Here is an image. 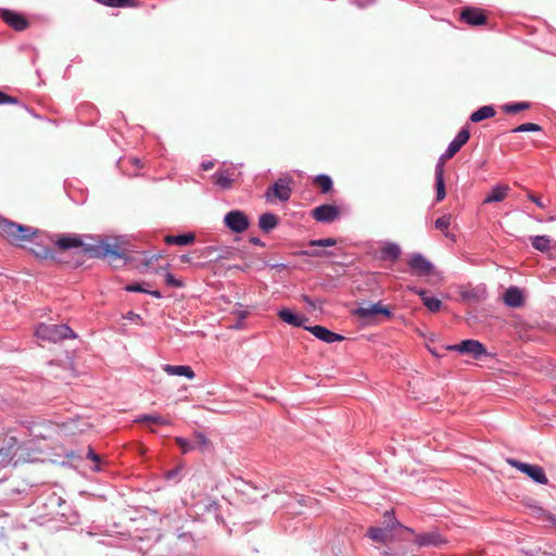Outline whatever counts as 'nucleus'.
Masks as SVG:
<instances>
[{"instance_id":"f257e3e1","label":"nucleus","mask_w":556,"mask_h":556,"mask_svg":"<svg viewBox=\"0 0 556 556\" xmlns=\"http://www.w3.org/2000/svg\"><path fill=\"white\" fill-rule=\"evenodd\" d=\"M55 253H64L71 250H80L89 257L122 258L124 253L119 251L116 243H110L108 240H94L89 236L76 233H59L51 238Z\"/></svg>"},{"instance_id":"f03ea898","label":"nucleus","mask_w":556,"mask_h":556,"mask_svg":"<svg viewBox=\"0 0 556 556\" xmlns=\"http://www.w3.org/2000/svg\"><path fill=\"white\" fill-rule=\"evenodd\" d=\"M0 235L10 243L21 245L36 235L29 226H24L0 216Z\"/></svg>"},{"instance_id":"7ed1b4c3","label":"nucleus","mask_w":556,"mask_h":556,"mask_svg":"<svg viewBox=\"0 0 556 556\" xmlns=\"http://www.w3.org/2000/svg\"><path fill=\"white\" fill-rule=\"evenodd\" d=\"M35 336L47 342H58L67 338H75L73 330L66 325L40 324L35 331Z\"/></svg>"},{"instance_id":"20e7f679","label":"nucleus","mask_w":556,"mask_h":556,"mask_svg":"<svg viewBox=\"0 0 556 556\" xmlns=\"http://www.w3.org/2000/svg\"><path fill=\"white\" fill-rule=\"evenodd\" d=\"M293 179L289 176L278 178L273 186H270L266 193L265 199L267 202H275L279 200L286 202L292 194Z\"/></svg>"},{"instance_id":"39448f33","label":"nucleus","mask_w":556,"mask_h":556,"mask_svg":"<svg viewBox=\"0 0 556 556\" xmlns=\"http://www.w3.org/2000/svg\"><path fill=\"white\" fill-rule=\"evenodd\" d=\"M506 463L511 467L518 469L519 471L523 472L525 475H527L536 483L547 484L548 482V479L543 468L538 465L526 464L515 458H507Z\"/></svg>"},{"instance_id":"423d86ee","label":"nucleus","mask_w":556,"mask_h":556,"mask_svg":"<svg viewBox=\"0 0 556 556\" xmlns=\"http://www.w3.org/2000/svg\"><path fill=\"white\" fill-rule=\"evenodd\" d=\"M353 314L365 320H372L378 315H383L386 318H390L392 316L389 307L382 305L380 302L363 304L354 309Z\"/></svg>"},{"instance_id":"0eeeda50","label":"nucleus","mask_w":556,"mask_h":556,"mask_svg":"<svg viewBox=\"0 0 556 556\" xmlns=\"http://www.w3.org/2000/svg\"><path fill=\"white\" fill-rule=\"evenodd\" d=\"M225 225L233 232L240 233L248 229L249 219L247 215L238 210L230 211L224 218Z\"/></svg>"},{"instance_id":"6e6552de","label":"nucleus","mask_w":556,"mask_h":556,"mask_svg":"<svg viewBox=\"0 0 556 556\" xmlns=\"http://www.w3.org/2000/svg\"><path fill=\"white\" fill-rule=\"evenodd\" d=\"M0 17L5 24L17 31H23L29 26V22L23 14L8 9H0Z\"/></svg>"},{"instance_id":"1a4fd4ad","label":"nucleus","mask_w":556,"mask_h":556,"mask_svg":"<svg viewBox=\"0 0 556 556\" xmlns=\"http://www.w3.org/2000/svg\"><path fill=\"white\" fill-rule=\"evenodd\" d=\"M408 266L413 273L418 276H430L434 271L433 264L419 253H415L410 256Z\"/></svg>"},{"instance_id":"9d476101","label":"nucleus","mask_w":556,"mask_h":556,"mask_svg":"<svg viewBox=\"0 0 556 556\" xmlns=\"http://www.w3.org/2000/svg\"><path fill=\"white\" fill-rule=\"evenodd\" d=\"M450 350L457 351L462 354H469L475 358H479L486 354L484 345L477 340H464L460 343L450 346Z\"/></svg>"},{"instance_id":"9b49d317","label":"nucleus","mask_w":556,"mask_h":556,"mask_svg":"<svg viewBox=\"0 0 556 556\" xmlns=\"http://www.w3.org/2000/svg\"><path fill=\"white\" fill-rule=\"evenodd\" d=\"M312 216L320 223H332L340 216V211L331 204H323L312 211Z\"/></svg>"},{"instance_id":"f8f14e48","label":"nucleus","mask_w":556,"mask_h":556,"mask_svg":"<svg viewBox=\"0 0 556 556\" xmlns=\"http://www.w3.org/2000/svg\"><path fill=\"white\" fill-rule=\"evenodd\" d=\"M460 21L470 26H479L486 23V15L483 10L478 8H466L460 12Z\"/></svg>"},{"instance_id":"ddd939ff","label":"nucleus","mask_w":556,"mask_h":556,"mask_svg":"<svg viewBox=\"0 0 556 556\" xmlns=\"http://www.w3.org/2000/svg\"><path fill=\"white\" fill-rule=\"evenodd\" d=\"M305 329L308 330L312 334H314L319 340L327 342V343H332V342L343 340V337L341 334L334 333L324 326L317 325V326H312V327H305Z\"/></svg>"},{"instance_id":"4468645a","label":"nucleus","mask_w":556,"mask_h":556,"mask_svg":"<svg viewBox=\"0 0 556 556\" xmlns=\"http://www.w3.org/2000/svg\"><path fill=\"white\" fill-rule=\"evenodd\" d=\"M503 301L508 307L517 308L523 305L525 296L518 287H510L503 294Z\"/></svg>"},{"instance_id":"2eb2a0df","label":"nucleus","mask_w":556,"mask_h":556,"mask_svg":"<svg viewBox=\"0 0 556 556\" xmlns=\"http://www.w3.org/2000/svg\"><path fill=\"white\" fill-rule=\"evenodd\" d=\"M470 138L468 128H463L456 136V138L450 143L445 151V157H453L467 143Z\"/></svg>"},{"instance_id":"dca6fc26","label":"nucleus","mask_w":556,"mask_h":556,"mask_svg":"<svg viewBox=\"0 0 556 556\" xmlns=\"http://www.w3.org/2000/svg\"><path fill=\"white\" fill-rule=\"evenodd\" d=\"M391 531L392 530L389 529V525L383 528L371 527L368 529L367 534L374 542L388 544L393 540Z\"/></svg>"},{"instance_id":"f3484780","label":"nucleus","mask_w":556,"mask_h":556,"mask_svg":"<svg viewBox=\"0 0 556 556\" xmlns=\"http://www.w3.org/2000/svg\"><path fill=\"white\" fill-rule=\"evenodd\" d=\"M415 542L419 546H439L445 543L444 539L438 532L417 534Z\"/></svg>"},{"instance_id":"a211bd4d","label":"nucleus","mask_w":556,"mask_h":556,"mask_svg":"<svg viewBox=\"0 0 556 556\" xmlns=\"http://www.w3.org/2000/svg\"><path fill=\"white\" fill-rule=\"evenodd\" d=\"M163 369L167 375H170V376H184V377H187L188 379H193L195 376L194 371L192 370V368L190 366L165 365Z\"/></svg>"},{"instance_id":"6ab92c4d","label":"nucleus","mask_w":556,"mask_h":556,"mask_svg":"<svg viewBox=\"0 0 556 556\" xmlns=\"http://www.w3.org/2000/svg\"><path fill=\"white\" fill-rule=\"evenodd\" d=\"M278 316H279V318L282 321H285V323H287L289 325H292L294 327H301V326H303V324L305 321H307V317L299 316V315L293 314L291 311L286 309V308L279 311L278 312Z\"/></svg>"},{"instance_id":"aec40b11","label":"nucleus","mask_w":556,"mask_h":556,"mask_svg":"<svg viewBox=\"0 0 556 556\" xmlns=\"http://www.w3.org/2000/svg\"><path fill=\"white\" fill-rule=\"evenodd\" d=\"M509 191V187L506 185H497L495 186L491 192L486 195L483 203H493L503 201Z\"/></svg>"},{"instance_id":"412c9836","label":"nucleus","mask_w":556,"mask_h":556,"mask_svg":"<svg viewBox=\"0 0 556 556\" xmlns=\"http://www.w3.org/2000/svg\"><path fill=\"white\" fill-rule=\"evenodd\" d=\"M195 240V236L193 233H184V235H168L164 238L166 244H176V245H188L193 243Z\"/></svg>"},{"instance_id":"4be33fe9","label":"nucleus","mask_w":556,"mask_h":556,"mask_svg":"<svg viewBox=\"0 0 556 556\" xmlns=\"http://www.w3.org/2000/svg\"><path fill=\"white\" fill-rule=\"evenodd\" d=\"M278 225V217L273 213H264L260 216L258 226L264 232H269Z\"/></svg>"},{"instance_id":"5701e85b","label":"nucleus","mask_w":556,"mask_h":556,"mask_svg":"<svg viewBox=\"0 0 556 556\" xmlns=\"http://www.w3.org/2000/svg\"><path fill=\"white\" fill-rule=\"evenodd\" d=\"M495 113L496 112L492 105H484L470 115V121L473 123H479L483 119L493 117Z\"/></svg>"},{"instance_id":"b1692460","label":"nucleus","mask_w":556,"mask_h":556,"mask_svg":"<svg viewBox=\"0 0 556 556\" xmlns=\"http://www.w3.org/2000/svg\"><path fill=\"white\" fill-rule=\"evenodd\" d=\"M401 255V249L395 243H388L381 249V258L383 261H396Z\"/></svg>"},{"instance_id":"393cba45","label":"nucleus","mask_w":556,"mask_h":556,"mask_svg":"<svg viewBox=\"0 0 556 556\" xmlns=\"http://www.w3.org/2000/svg\"><path fill=\"white\" fill-rule=\"evenodd\" d=\"M383 519H384V521H383L384 526L389 525V529H391V530H394L395 528H397L402 532L414 533V531L410 528L405 527L395 520L394 513L392 510L386 511L383 514Z\"/></svg>"},{"instance_id":"a878e982","label":"nucleus","mask_w":556,"mask_h":556,"mask_svg":"<svg viewBox=\"0 0 556 556\" xmlns=\"http://www.w3.org/2000/svg\"><path fill=\"white\" fill-rule=\"evenodd\" d=\"M416 292L420 295L424 305L430 312H438L441 308L442 302L439 299L429 296L427 294V291H425V290H418Z\"/></svg>"},{"instance_id":"bb28decb","label":"nucleus","mask_w":556,"mask_h":556,"mask_svg":"<svg viewBox=\"0 0 556 556\" xmlns=\"http://www.w3.org/2000/svg\"><path fill=\"white\" fill-rule=\"evenodd\" d=\"M212 179L214 184L220 187L222 189H230L232 186V179L229 173L226 170L216 172L212 176Z\"/></svg>"},{"instance_id":"cd10ccee","label":"nucleus","mask_w":556,"mask_h":556,"mask_svg":"<svg viewBox=\"0 0 556 556\" xmlns=\"http://www.w3.org/2000/svg\"><path fill=\"white\" fill-rule=\"evenodd\" d=\"M532 247L541 252H547L552 248V239L548 236L531 237Z\"/></svg>"},{"instance_id":"c85d7f7f","label":"nucleus","mask_w":556,"mask_h":556,"mask_svg":"<svg viewBox=\"0 0 556 556\" xmlns=\"http://www.w3.org/2000/svg\"><path fill=\"white\" fill-rule=\"evenodd\" d=\"M313 184L320 189L323 193H327L332 189V180L328 175H318L314 178Z\"/></svg>"},{"instance_id":"c756f323","label":"nucleus","mask_w":556,"mask_h":556,"mask_svg":"<svg viewBox=\"0 0 556 556\" xmlns=\"http://www.w3.org/2000/svg\"><path fill=\"white\" fill-rule=\"evenodd\" d=\"M194 445L201 452L212 451L213 445L210 439H207L203 433L197 432L194 433Z\"/></svg>"},{"instance_id":"7c9ffc66","label":"nucleus","mask_w":556,"mask_h":556,"mask_svg":"<svg viewBox=\"0 0 556 556\" xmlns=\"http://www.w3.org/2000/svg\"><path fill=\"white\" fill-rule=\"evenodd\" d=\"M451 219H452L451 214H446V215H443V216L439 217L435 220V228L441 230V231H443L446 237H450L452 240H454L455 236L454 235H450L446 231L448 229L450 225H451Z\"/></svg>"},{"instance_id":"2f4dec72","label":"nucleus","mask_w":556,"mask_h":556,"mask_svg":"<svg viewBox=\"0 0 556 556\" xmlns=\"http://www.w3.org/2000/svg\"><path fill=\"white\" fill-rule=\"evenodd\" d=\"M530 109V103L529 102H516V103H507V104H504L502 106V110L505 112V113H508V114H516L520 111H525V110H528Z\"/></svg>"},{"instance_id":"473e14b6","label":"nucleus","mask_w":556,"mask_h":556,"mask_svg":"<svg viewBox=\"0 0 556 556\" xmlns=\"http://www.w3.org/2000/svg\"><path fill=\"white\" fill-rule=\"evenodd\" d=\"M33 253L41 260H54L56 261L55 249L40 247L38 249H31Z\"/></svg>"},{"instance_id":"72a5a7b5","label":"nucleus","mask_w":556,"mask_h":556,"mask_svg":"<svg viewBox=\"0 0 556 556\" xmlns=\"http://www.w3.org/2000/svg\"><path fill=\"white\" fill-rule=\"evenodd\" d=\"M125 290L128 291V292H143V293H149L151 294L152 296L156 298V299H160L162 298V294L160 291L157 290H153V291H150L146 288H143V286L141 283H130V285H127L125 287Z\"/></svg>"},{"instance_id":"f704fd0d","label":"nucleus","mask_w":556,"mask_h":556,"mask_svg":"<svg viewBox=\"0 0 556 556\" xmlns=\"http://www.w3.org/2000/svg\"><path fill=\"white\" fill-rule=\"evenodd\" d=\"M138 422H146L149 425H169V421L160 415H143L137 419Z\"/></svg>"},{"instance_id":"c9c22d12","label":"nucleus","mask_w":556,"mask_h":556,"mask_svg":"<svg viewBox=\"0 0 556 556\" xmlns=\"http://www.w3.org/2000/svg\"><path fill=\"white\" fill-rule=\"evenodd\" d=\"M542 128L535 123H525L511 130V132L541 131Z\"/></svg>"},{"instance_id":"e433bc0d","label":"nucleus","mask_w":556,"mask_h":556,"mask_svg":"<svg viewBox=\"0 0 556 556\" xmlns=\"http://www.w3.org/2000/svg\"><path fill=\"white\" fill-rule=\"evenodd\" d=\"M435 189H437V201L440 202L446 195L444 178H435Z\"/></svg>"},{"instance_id":"4c0bfd02","label":"nucleus","mask_w":556,"mask_h":556,"mask_svg":"<svg viewBox=\"0 0 556 556\" xmlns=\"http://www.w3.org/2000/svg\"><path fill=\"white\" fill-rule=\"evenodd\" d=\"M103 4L113 8H124L132 5L131 0H100Z\"/></svg>"},{"instance_id":"58836bf2","label":"nucleus","mask_w":556,"mask_h":556,"mask_svg":"<svg viewBox=\"0 0 556 556\" xmlns=\"http://www.w3.org/2000/svg\"><path fill=\"white\" fill-rule=\"evenodd\" d=\"M337 241L332 238H326V239H318V240H311L308 242V245L311 247H333L336 245Z\"/></svg>"},{"instance_id":"ea45409f","label":"nucleus","mask_w":556,"mask_h":556,"mask_svg":"<svg viewBox=\"0 0 556 556\" xmlns=\"http://www.w3.org/2000/svg\"><path fill=\"white\" fill-rule=\"evenodd\" d=\"M451 157H445V152L440 156L435 166V178H444V164Z\"/></svg>"},{"instance_id":"a19ab883","label":"nucleus","mask_w":556,"mask_h":556,"mask_svg":"<svg viewBox=\"0 0 556 556\" xmlns=\"http://www.w3.org/2000/svg\"><path fill=\"white\" fill-rule=\"evenodd\" d=\"M176 444L181 448L182 453L186 454L195 448L194 444H191L186 439L177 437L175 439Z\"/></svg>"},{"instance_id":"79ce46f5","label":"nucleus","mask_w":556,"mask_h":556,"mask_svg":"<svg viewBox=\"0 0 556 556\" xmlns=\"http://www.w3.org/2000/svg\"><path fill=\"white\" fill-rule=\"evenodd\" d=\"M165 283L174 288H182L185 286L182 280L176 278L174 275L169 273L165 275Z\"/></svg>"},{"instance_id":"37998d69","label":"nucleus","mask_w":556,"mask_h":556,"mask_svg":"<svg viewBox=\"0 0 556 556\" xmlns=\"http://www.w3.org/2000/svg\"><path fill=\"white\" fill-rule=\"evenodd\" d=\"M20 101L0 90V104H17Z\"/></svg>"},{"instance_id":"c03bdc74","label":"nucleus","mask_w":556,"mask_h":556,"mask_svg":"<svg viewBox=\"0 0 556 556\" xmlns=\"http://www.w3.org/2000/svg\"><path fill=\"white\" fill-rule=\"evenodd\" d=\"M301 254L307 255V256H314V257H324V256H330L331 253L324 251V250H316V251H302Z\"/></svg>"},{"instance_id":"a18cd8bd","label":"nucleus","mask_w":556,"mask_h":556,"mask_svg":"<svg viewBox=\"0 0 556 556\" xmlns=\"http://www.w3.org/2000/svg\"><path fill=\"white\" fill-rule=\"evenodd\" d=\"M87 458L96 464H99L101 460L100 456L91 447L88 448Z\"/></svg>"},{"instance_id":"49530a36","label":"nucleus","mask_w":556,"mask_h":556,"mask_svg":"<svg viewBox=\"0 0 556 556\" xmlns=\"http://www.w3.org/2000/svg\"><path fill=\"white\" fill-rule=\"evenodd\" d=\"M462 296L464 299H467V300H473L476 302L479 301V296L477 295V293L475 291H465V292H462Z\"/></svg>"},{"instance_id":"de8ad7c7","label":"nucleus","mask_w":556,"mask_h":556,"mask_svg":"<svg viewBox=\"0 0 556 556\" xmlns=\"http://www.w3.org/2000/svg\"><path fill=\"white\" fill-rule=\"evenodd\" d=\"M528 198H529L532 202H534L539 207L544 208V207L546 206V205L541 201V199H540V198H538V197H536L535 194H533V193H530V194L528 195Z\"/></svg>"},{"instance_id":"09e8293b","label":"nucleus","mask_w":556,"mask_h":556,"mask_svg":"<svg viewBox=\"0 0 556 556\" xmlns=\"http://www.w3.org/2000/svg\"><path fill=\"white\" fill-rule=\"evenodd\" d=\"M128 161H129V163H131L137 168L142 167L141 160L138 159V157H130Z\"/></svg>"},{"instance_id":"8fccbe9b","label":"nucleus","mask_w":556,"mask_h":556,"mask_svg":"<svg viewBox=\"0 0 556 556\" xmlns=\"http://www.w3.org/2000/svg\"><path fill=\"white\" fill-rule=\"evenodd\" d=\"M217 506H218L217 501H210L208 505L206 506V510H208V511L216 510Z\"/></svg>"},{"instance_id":"3c124183","label":"nucleus","mask_w":556,"mask_h":556,"mask_svg":"<svg viewBox=\"0 0 556 556\" xmlns=\"http://www.w3.org/2000/svg\"><path fill=\"white\" fill-rule=\"evenodd\" d=\"M232 256V251L225 250L223 254H219L217 258H230Z\"/></svg>"},{"instance_id":"603ef678","label":"nucleus","mask_w":556,"mask_h":556,"mask_svg":"<svg viewBox=\"0 0 556 556\" xmlns=\"http://www.w3.org/2000/svg\"><path fill=\"white\" fill-rule=\"evenodd\" d=\"M253 244L255 245H261V247H264V243L261 241V239L258 238H251L250 240Z\"/></svg>"},{"instance_id":"864d4df0","label":"nucleus","mask_w":556,"mask_h":556,"mask_svg":"<svg viewBox=\"0 0 556 556\" xmlns=\"http://www.w3.org/2000/svg\"><path fill=\"white\" fill-rule=\"evenodd\" d=\"M213 165H214V164H213L212 162L203 163V164H202V168H203L204 170H208V169L213 168Z\"/></svg>"},{"instance_id":"5fc2aeb1","label":"nucleus","mask_w":556,"mask_h":556,"mask_svg":"<svg viewBox=\"0 0 556 556\" xmlns=\"http://www.w3.org/2000/svg\"><path fill=\"white\" fill-rule=\"evenodd\" d=\"M302 301L307 303L311 306H314L312 300L307 295H302Z\"/></svg>"},{"instance_id":"6e6d98bb","label":"nucleus","mask_w":556,"mask_h":556,"mask_svg":"<svg viewBox=\"0 0 556 556\" xmlns=\"http://www.w3.org/2000/svg\"><path fill=\"white\" fill-rule=\"evenodd\" d=\"M180 261H181L182 263L190 262V257H189V255H186V254H185V255H181V256H180Z\"/></svg>"},{"instance_id":"4d7b16f0","label":"nucleus","mask_w":556,"mask_h":556,"mask_svg":"<svg viewBox=\"0 0 556 556\" xmlns=\"http://www.w3.org/2000/svg\"><path fill=\"white\" fill-rule=\"evenodd\" d=\"M541 556H556L555 554H552V553H546L544 552Z\"/></svg>"},{"instance_id":"13d9d810","label":"nucleus","mask_w":556,"mask_h":556,"mask_svg":"<svg viewBox=\"0 0 556 556\" xmlns=\"http://www.w3.org/2000/svg\"><path fill=\"white\" fill-rule=\"evenodd\" d=\"M376 0H367V3H374Z\"/></svg>"}]
</instances>
